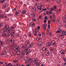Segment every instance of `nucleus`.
Here are the masks:
<instances>
[{
	"label": "nucleus",
	"instance_id": "1",
	"mask_svg": "<svg viewBox=\"0 0 66 66\" xmlns=\"http://www.w3.org/2000/svg\"><path fill=\"white\" fill-rule=\"evenodd\" d=\"M10 26L8 25H5L4 28L3 29V32H5L6 30H7L9 29Z\"/></svg>",
	"mask_w": 66,
	"mask_h": 66
},
{
	"label": "nucleus",
	"instance_id": "2",
	"mask_svg": "<svg viewBox=\"0 0 66 66\" xmlns=\"http://www.w3.org/2000/svg\"><path fill=\"white\" fill-rule=\"evenodd\" d=\"M13 29V27H11L9 29H8L7 30H6V31H7V33H10L12 30Z\"/></svg>",
	"mask_w": 66,
	"mask_h": 66
},
{
	"label": "nucleus",
	"instance_id": "3",
	"mask_svg": "<svg viewBox=\"0 0 66 66\" xmlns=\"http://www.w3.org/2000/svg\"><path fill=\"white\" fill-rule=\"evenodd\" d=\"M43 42L40 41L38 42V43L37 44V45L38 47H40L43 45Z\"/></svg>",
	"mask_w": 66,
	"mask_h": 66
},
{
	"label": "nucleus",
	"instance_id": "4",
	"mask_svg": "<svg viewBox=\"0 0 66 66\" xmlns=\"http://www.w3.org/2000/svg\"><path fill=\"white\" fill-rule=\"evenodd\" d=\"M29 16L30 18H34L35 17V15L34 14H30Z\"/></svg>",
	"mask_w": 66,
	"mask_h": 66
},
{
	"label": "nucleus",
	"instance_id": "5",
	"mask_svg": "<svg viewBox=\"0 0 66 66\" xmlns=\"http://www.w3.org/2000/svg\"><path fill=\"white\" fill-rule=\"evenodd\" d=\"M51 43H52L53 45H55V46H56V42H55L54 40H53L52 41Z\"/></svg>",
	"mask_w": 66,
	"mask_h": 66
},
{
	"label": "nucleus",
	"instance_id": "6",
	"mask_svg": "<svg viewBox=\"0 0 66 66\" xmlns=\"http://www.w3.org/2000/svg\"><path fill=\"white\" fill-rule=\"evenodd\" d=\"M43 29L45 30H46V24H43Z\"/></svg>",
	"mask_w": 66,
	"mask_h": 66
},
{
	"label": "nucleus",
	"instance_id": "7",
	"mask_svg": "<svg viewBox=\"0 0 66 66\" xmlns=\"http://www.w3.org/2000/svg\"><path fill=\"white\" fill-rule=\"evenodd\" d=\"M47 50V47H43L42 48V51H46Z\"/></svg>",
	"mask_w": 66,
	"mask_h": 66
},
{
	"label": "nucleus",
	"instance_id": "8",
	"mask_svg": "<svg viewBox=\"0 0 66 66\" xmlns=\"http://www.w3.org/2000/svg\"><path fill=\"white\" fill-rule=\"evenodd\" d=\"M58 30H59L56 32V33H61V32L62 31V30H61V29H60V28Z\"/></svg>",
	"mask_w": 66,
	"mask_h": 66
},
{
	"label": "nucleus",
	"instance_id": "9",
	"mask_svg": "<svg viewBox=\"0 0 66 66\" xmlns=\"http://www.w3.org/2000/svg\"><path fill=\"white\" fill-rule=\"evenodd\" d=\"M46 45L47 47H50V46H51V43H50L48 42L47 44Z\"/></svg>",
	"mask_w": 66,
	"mask_h": 66
},
{
	"label": "nucleus",
	"instance_id": "10",
	"mask_svg": "<svg viewBox=\"0 0 66 66\" xmlns=\"http://www.w3.org/2000/svg\"><path fill=\"white\" fill-rule=\"evenodd\" d=\"M60 53H61V54H65V51L63 50H61L60 51Z\"/></svg>",
	"mask_w": 66,
	"mask_h": 66
},
{
	"label": "nucleus",
	"instance_id": "11",
	"mask_svg": "<svg viewBox=\"0 0 66 66\" xmlns=\"http://www.w3.org/2000/svg\"><path fill=\"white\" fill-rule=\"evenodd\" d=\"M34 63L36 65H38V62H37V61L36 60H35L34 61Z\"/></svg>",
	"mask_w": 66,
	"mask_h": 66
},
{
	"label": "nucleus",
	"instance_id": "12",
	"mask_svg": "<svg viewBox=\"0 0 66 66\" xmlns=\"http://www.w3.org/2000/svg\"><path fill=\"white\" fill-rule=\"evenodd\" d=\"M14 41L15 40H14V39H12L10 40V42L11 43H14Z\"/></svg>",
	"mask_w": 66,
	"mask_h": 66
},
{
	"label": "nucleus",
	"instance_id": "13",
	"mask_svg": "<svg viewBox=\"0 0 66 66\" xmlns=\"http://www.w3.org/2000/svg\"><path fill=\"white\" fill-rule=\"evenodd\" d=\"M30 26H35V24L33 22H31L30 24Z\"/></svg>",
	"mask_w": 66,
	"mask_h": 66
},
{
	"label": "nucleus",
	"instance_id": "14",
	"mask_svg": "<svg viewBox=\"0 0 66 66\" xmlns=\"http://www.w3.org/2000/svg\"><path fill=\"white\" fill-rule=\"evenodd\" d=\"M50 25H48V28L49 29H48V30H47V32H49V30L50 29Z\"/></svg>",
	"mask_w": 66,
	"mask_h": 66
},
{
	"label": "nucleus",
	"instance_id": "15",
	"mask_svg": "<svg viewBox=\"0 0 66 66\" xmlns=\"http://www.w3.org/2000/svg\"><path fill=\"white\" fill-rule=\"evenodd\" d=\"M62 34L63 35H66V31H63L62 32Z\"/></svg>",
	"mask_w": 66,
	"mask_h": 66
},
{
	"label": "nucleus",
	"instance_id": "16",
	"mask_svg": "<svg viewBox=\"0 0 66 66\" xmlns=\"http://www.w3.org/2000/svg\"><path fill=\"white\" fill-rule=\"evenodd\" d=\"M33 34L35 36H37V32H36L35 31L34 32Z\"/></svg>",
	"mask_w": 66,
	"mask_h": 66
},
{
	"label": "nucleus",
	"instance_id": "17",
	"mask_svg": "<svg viewBox=\"0 0 66 66\" xmlns=\"http://www.w3.org/2000/svg\"><path fill=\"white\" fill-rule=\"evenodd\" d=\"M32 45H33V44H32V43H31L28 46V48H30L32 47Z\"/></svg>",
	"mask_w": 66,
	"mask_h": 66
},
{
	"label": "nucleus",
	"instance_id": "18",
	"mask_svg": "<svg viewBox=\"0 0 66 66\" xmlns=\"http://www.w3.org/2000/svg\"><path fill=\"white\" fill-rule=\"evenodd\" d=\"M42 34L43 37H44L45 36V32H42Z\"/></svg>",
	"mask_w": 66,
	"mask_h": 66
},
{
	"label": "nucleus",
	"instance_id": "19",
	"mask_svg": "<svg viewBox=\"0 0 66 66\" xmlns=\"http://www.w3.org/2000/svg\"><path fill=\"white\" fill-rule=\"evenodd\" d=\"M2 35H3L4 36L6 37V36H7V35L6 34L4 33Z\"/></svg>",
	"mask_w": 66,
	"mask_h": 66
},
{
	"label": "nucleus",
	"instance_id": "20",
	"mask_svg": "<svg viewBox=\"0 0 66 66\" xmlns=\"http://www.w3.org/2000/svg\"><path fill=\"white\" fill-rule=\"evenodd\" d=\"M39 40H42V39L41 38H37V41H39Z\"/></svg>",
	"mask_w": 66,
	"mask_h": 66
},
{
	"label": "nucleus",
	"instance_id": "21",
	"mask_svg": "<svg viewBox=\"0 0 66 66\" xmlns=\"http://www.w3.org/2000/svg\"><path fill=\"white\" fill-rule=\"evenodd\" d=\"M26 13V11L23 10L22 11V14H25Z\"/></svg>",
	"mask_w": 66,
	"mask_h": 66
},
{
	"label": "nucleus",
	"instance_id": "22",
	"mask_svg": "<svg viewBox=\"0 0 66 66\" xmlns=\"http://www.w3.org/2000/svg\"><path fill=\"white\" fill-rule=\"evenodd\" d=\"M56 1L58 3H60V0H56Z\"/></svg>",
	"mask_w": 66,
	"mask_h": 66
},
{
	"label": "nucleus",
	"instance_id": "23",
	"mask_svg": "<svg viewBox=\"0 0 66 66\" xmlns=\"http://www.w3.org/2000/svg\"><path fill=\"white\" fill-rule=\"evenodd\" d=\"M46 53L47 54L46 55H48L49 53V51H46Z\"/></svg>",
	"mask_w": 66,
	"mask_h": 66
},
{
	"label": "nucleus",
	"instance_id": "24",
	"mask_svg": "<svg viewBox=\"0 0 66 66\" xmlns=\"http://www.w3.org/2000/svg\"><path fill=\"white\" fill-rule=\"evenodd\" d=\"M28 48L27 47H26V48L24 50V51H28Z\"/></svg>",
	"mask_w": 66,
	"mask_h": 66
},
{
	"label": "nucleus",
	"instance_id": "25",
	"mask_svg": "<svg viewBox=\"0 0 66 66\" xmlns=\"http://www.w3.org/2000/svg\"><path fill=\"white\" fill-rule=\"evenodd\" d=\"M15 36L16 37H19V34H17L15 35Z\"/></svg>",
	"mask_w": 66,
	"mask_h": 66
},
{
	"label": "nucleus",
	"instance_id": "26",
	"mask_svg": "<svg viewBox=\"0 0 66 66\" xmlns=\"http://www.w3.org/2000/svg\"><path fill=\"white\" fill-rule=\"evenodd\" d=\"M52 14V11L50 10V11L48 12V14Z\"/></svg>",
	"mask_w": 66,
	"mask_h": 66
},
{
	"label": "nucleus",
	"instance_id": "27",
	"mask_svg": "<svg viewBox=\"0 0 66 66\" xmlns=\"http://www.w3.org/2000/svg\"><path fill=\"white\" fill-rule=\"evenodd\" d=\"M30 43V42L29 41H26V44H29Z\"/></svg>",
	"mask_w": 66,
	"mask_h": 66
},
{
	"label": "nucleus",
	"instance_id": "28",
	"mask_svg": "<svg viewBox=\"0 0 66 66\" xmlns=\"http://www.w3.org/2000/svg\"><path fill=\"white\" fill-rule=\"evenodd\" d=\"M5 1V0H3V1H1V3H3V2H4Z\"/></svg>",
	"mask_w": 66,
	"mask_h": 66
},
{
	"label": "nucleus",
	"instance_id": "29",
	"mask_svg": "<svg viewBox=\"0 0 66 66\" xmlns=\"http://www.w3.org/2000/svg\"><path fill=\"white\" fill-rule=\"evenodd\" d=\"M11 33H13V34H15V31L14 30H12L11 32Z\"/></svg>",
	"mask_w": 66,
	"mask_h": 66
},
{
	"label": "nucleus",
	"instance_id": "30",
	"mask_svg": "<svg viewBox=\"0 0 66 66\" xmlns=\"http://www.w3.org/2000/svg\"><path fill=\"white\" fill-rule=\"evenodd\" d=\"M13 62L14 63H17L18 61H17V60H14V61H13Z\"/></svg>",
	"mask_w": 66,
	"mask_h": 66
},
{
	"label": "nucleus",
	"instance_id": "31",
	"mask_svg": "<svg viewBox=\"0 0 66 66\" xmlns=\"http://www.w3.org/2000/svg\"><path fill=\"white\" fill-rule=\"evenodd\" d=\"M18 14H19L18 12H17V11H16L15 12V15H18Z\"/></svg>",
	"mask_w": 66,
	"mask_h": 66
},
{
	"label": "nucleus",
	"instance_id": "32",
	"mask_svg": "<svg viewBox=\"0 0 66 66\" xmlns=\"http://www.w3.org/2000/svg\"><path fill=\"white\" fill-rule=\"evenodd\" d=\"M44 18L45 19H46V20H48V19L47 18V16H46Z\"/></svg>",
	"mask_w": 66,
	"mask_h": 66
},
{
	"label": "nucleus",
	"instance_id": "33",
	"mask_svg": "<svg viewBox=\"0 0 66 66\" xmlns=\"http://www.w3.org/2000/svg\"><path fill=\"white\" fill-rule=\"evenodd\" d=\"M4 55H5V53H3V52H2L1 55H2V56H3Z\"/></svg>",
	"mask_w": 66,
	"mask_h": 66
},
{
	"label": "nucleus",
	"instance_id": "34",
	"mask_svg": "<svg viewBox=\"0 0 66 66\" xmlns=\"http://www.w3.org/2000/svg\"><path fill=\"white\" fill-rule=\"evenodd\" d=\"M31 51H32V50H28V53H30Z\"/></svg>",
	"mask_w": 66,
	"mask_h": 66
},
{
	"label": "nucleus",
	"instance_id": "35",
	"mask_svg": "<svg viewBox=\"0 0 66 66\" xmlns=\"http://www.w3.org/2000/svg\"><path fill=\"white\" fill-rule=\"evenodd\" d=\"M40 26H38L37 27V29L38 30H39L40 29Z\"/></svg>",
	"mask_w": 66,
	"mask_h": 66
},
{
	"label": "nucleus",
	"instance_id": "36",
	"mask_svg": "<svg viewBox=\"0 0 66 66\" xmlns=\"http://www.w3.org/2000/svg\"><path fill=\"white\" fill-rule=\"evenodd\" d=\"M31 10L32 11V12H34V8H32L31 9Z\"/></svg>",
	"mask_w": 66,
	"mask_h": 66
},
{
	"label": "nucleus",
	"instance_id": "37",
	"mask_svg": "<svg viewBox=\"0 0 66 66\" xmlns=\"http://www.w3.org/2000/svg\"><path fill=\"white\" fill-rule=\"evenodd\" d=\"M4 17L3 16V15H2L0 16V18H3Z\"/></svg>",
	"mask_w": 66,
	"mask_h": 66
},
{
	"label": "nucleus",
	"instance_id": "38",
	"mask_svg": "<svg viewBox=\"0 0 66 66\" xmlns=\"http://www.w3.org/2000/svg\"><path fill=\"white\" fill-rule=\"evenodd\" d=\"M32 20L33 21H36V19H33Z\"/></svg>",
	"mask_w": 66,
	"mask_h": 66
},
{
	"label": "nucleus",
	"instance_id": "39",
	"mask_svg": "<svg viewBox=\"0 0 66 66\" xmlns=\"http://www.w3.org/2000/svg\"><path fill=\"white\" fill-rule=\"evenodd\" d=\"M16 46V44L15 43L13 45V47H15V46Z\"/></svg>",
	"mask_w": 66,
	"mask_h": 66
},
{
	"label": "nucleus",
	"instance_id": "40",
	"mask_svg": "<svg viewBox=\"0 0 66 66\" xmlns=\"http://www.w3.org/2000/svg\"><path fill=\"white\" fill-rule=\"evenodd\" d=\"M3 64V63L0 61V65H1V64Z\"/></svg>",
	"mask_w": 66,
	"mask_h": 66
},
{
	"label": "nucleus",
	"instance_id": "41",
	"mask_svg": "<svg viewBox=\"0 0 66 66\" xmlns=\"http://www.w3.org/2000/svg\"><path fill=\"white\" fill-rule=\"evenodd\" d=\"M63 60H64V61H65V62H66V58H64L63 59Z\"/></svg>",
	"mask_w": 66,
	"mask_h": 66
},
{
	"label": "nucleus",
	"instance_id": "42",
	"mask_svg": "<svg viewBox=\"0 0 66 66\" xmlns=\"http://www.w3.org/2000/svg\"><path fill=\"white\" fill-rule=\"evenodd\" d=\"M4 7H6V5H3Z\"/></svg>",
	"mask_w": 66,
	"mask_h": 66
},
{
	"label": "nucleus",
	"instance_id": "43",
	"mask_svg": "<svg viewBox=\"0 0 66 66\" xmlns=\"http://www.w3.org/2000/svg\"><path fill=\"white\" fill-rule=\"evenodd\" d=\"M38 9H39L40 10V11L41 12H42V11H41V9H41V8H38Z\"/></svg>",
	"mask_w": 66,
	"mask_h": 66
},
{
	"label": "nucleus",
	"instance_id": "44",
	"mask_svg": "<svg viewBox=\"0 0 66 66\" xmlns=\"http://www.w3.org/2000/svg\"><path fill=\"white\" fill-rule=\"evenodd\" d=\"M61 38H64V36H63V35H61Z\"/></svg>",
	"mask_w": 66,
	"mask_h": 66
},
{
	"label": "nucleus",
	"instance_id": "45",
	"mask_svg": "<svg viewBox=\"0 0 66 66\" xmlns=\"http://www.w3.org/2000/svg\"><path fill=\"white\" fill-rule=\"evenodd\" d=\"M55 15H54L53 16V18L54 19H55Z\"/></svg>",
	"mask_w": 66,
	"mask_h": 66
},
{
	"label": "nucleus",
	"instance_id": "46",
	"mask_svg": "<svg viewBox=\"0 0 66 66\" xmlns=\"http://www.w3.org/2000/svg\"><path fill=\"white\" fill-rule=\"evenodd\" d=\"M44 23H46V22H47V20H44Z\"/></svg>",
	"mask_w": 66,
	"mask_h": 66
},
{
	"label": "nucleus",
	"instance_id": "47",
	"mask_svg": "<svg viewBox=\"0 0 66 66\" xmlns=\"http://www.w3.org/2000/svg\"><path fill=\"white\" fill-rule=\"evenodd\" d=\"M52 21L54 22H55V19L53 20H52Z\"/></svg>",
	"mask_w": 66,
	"mask_h": 66
},
{
	"label": "nucleus",
	"instance_id": "48",
	"mask_svg": "<svg viewBox=\"0 0 66 66\" xmlns=\"http://www.w3.org/2000/svg\"><path fill=\"white\" fill-rule=\"evenodd\" d=\"M48 24H50V20H49V21H48Z\"/></svg>",
	"mask_w": 66,
	"mask_h": 66
},
{
	"label": "nucleus",
	"instance_id": "49",
	"mask_svg": "<svg viewBox=\"0 0 66 66\" xmlns=\"http://www.w3.org/2000/svg\"><path fill=\"white\" fill-rule=\"evenodd\" d=\"M52 17V15H50V19H51Z\"/></svg>",
	"mask_w": 66,
	"mask_h": 66
},
{
	"label": "nucleus",
	"instance_id": "50",
	"mask_svg": "<svg viewBox=\"0 0 66 66\" xmlns=\"http://www.w3.org/2000/svg\"><path fill=\"white\" fill-rule=\"evenodd\" d=\"M18 49H19V47H17L16 48H15V49H16V50H18Z\"/></svg>",
	"mask_w": 66,
	"mask_h": 66
},
{
	"label": "nucleus",
	"instance_id": "51",
	"mask_svg": "<svg viewBox=\"0 0 66 66\" xmlns=\"http://www.w3.org/2000/svg\"><path fill=\"white\" fill-rule=\"evenodd\" d=\"M50 10H51L52 11L53 10V8H52L51 9H50Z\"/></svg>",
	"mask_w": 66,
	"mask_h": 66
},
{
	"label": "nucleus",
	"instance_id": "52",
	"mask_svg": "<svg viewBox=\"0 0 66 66\" xmlns=\"http://www.w3.org/2000/svg\"><path fill=\"white\" fill-rule=\"evenodd\" d=\"M10 35H11V34H8L7 35V36H8V37H9V36H10Z\"/></svg>",
	"mask_w": 66,
	"mask_h": 66
},
{
	"label": "nucleus",
	"instance_id": "53",
	"mask_svg": "<svg viewBox=\"0 0 66 66\" xmlns=\"http://www.w3.org/2000/svg\"><path fill=\"white\" fill-rule=\"evenodd\" d=\"M1 45H3V43H2V42H1Z\"/></svg>",
	"mask_w": 66,
	"mask_h": 66
},
{
	"label": "nucleus",
	"instance_id": "54",
	"mask_svg": "<svg viewBox=\"0 0 66 66\" xmlns=\"http://www.w3.org/2000/svg\"><path fill=\"white\" fill-rule=\"evenodd\" d=\"M39 19H40V18H42V16H40L39 17Z\"/></svg>",
	"mask_w": 66,
	"mask_h": 66
},
{
	"label": "nucleus",
	"instance_id": "55",
	"mask_svg": "<svg viewBox=\"0 0 66 66\" xmlns=\"http://www.w3.org/2000/svg\"><path fill=\"white\" fill-rule=\"evenodd\" d=\"M3 17H4L3 18H4V17H5V18H6V17H7V16H3Z\"/></svg>",
	"mask_w": 66,
	"mask_h": 66
},
{
	"label": "nucleus",
	"instance_id": "56",
	"mask_svg": "<svg viewBox=\"0 0 66 66\" xmlns=\"http://www.w3.org/2000/svg\"><path fill=\"white\" fill-rule=\"evenodd\" d=\"M2 23H0V26H1L2 25Z\"/></svg>",
	"mask_w": 66,
	"mask_h": 66
},
{
	"label": "nucleus",
	"instance_id": "57",
	"mask_svg": "<svg viewBox=\"0 0 66 66\" xmlns=\"http://www.w3.org/2000/svg\"><path fill=\"white\" fill-rule=\"evenodd\" d=\"M10 64H11V63H9L8 65H7V66H9V65H10Z\"/></svg>",
	"mask_w": 66,
	"mask_h": 66
},
{
	"label": "nucleus",
	"instance_id": "58",
	"mask_svg": "<svg viewBox=\"0 0 66 66\" xmlns=\"http://www.w3.org/2000/svg\"><path fill=\"white\" fill-rule=\"evenodd\" d=\"M29 36H31V33H29Z\"/></svg>",
	"mask_w": 66,
	"mask_h": 66
},
{
	"label": "nucleus",
	"instance_id": "59",
	"mask_svg": "<svg viewBox=\"0 0 66 66\" xmlns=\"http://www.w3.org/2000/svg\"><path fill=\"white\" fill-rule=\"evenodd\" d=\"M61 9H60L59 10V12L60 13L61 12Z\"/></svg>",
	"mask_w": 66,
	"mask_h": 66
},
{
	"label": "nucleus",
	"instance_id": "60",
	"mask_svg": "<svg viewBox=\"0 0 66 66\" xmlns=\"http://www.w3.org/2000/svg\"><path fill=\"white\" fill-rule=\"evenodd\" d=\"M46 14L47 15H48V11H46Z\"/></svg>",
	"mask_w": 66,
	"mask_h": 66
},
{
	"label": "nucleus",
	"instance_id": "61",
	"mask_svg": "<svg viewBox=\"0 0 66 66\" xmlns=\"http://www.w3.org/2000/svg\"><path fill=\"white\" fill-rule=\"evenodd\" d=\"M46 9H45L43 10V11H46Z\"/></svg>",
	"mask_w": 66,
	"mask_h": 66
},
{
	"label": "nucleus",
	"instance_id": "62",
	"mask_svg": "<svg viewBox=\"0 0 66 66\" xmlns=\"http://www.w3.org/2000/svg\"><path fill=\"white\" fill-rule=\"evenodd\" d=\"M54 9H56V6H54Z\"/></svg>",
	"mask_w": 66,
	"mask_h": 66
},
{
	"label": "nucleus",
	"instance_id": "63",
	"mask_svg": "<svg viewBox=\"0 0 66 66\" xmlns=\"http://www.w3.org/2000/svg\"><path fill=\"white\" fill-rule=\"evenodd\" d=\"M40 66H45V65H43V64H42V65Z\"/></svg>",
	"mask_w": 66,
	"mask_h": 66
},
{
	"label": "nucleus",
	"instance_id": "64",
	"mask_svg": "<svg viewBox=\"0 0 66 66\" xmlns=\"http://www.w3.org/2000/svg\"><path fill=\"white\" fill-rule=\"evenodd\" d=\"M6 50H5V52H7V51H6Z\"/></svg>",
	"mask_w": 66,
	"mask_h": 66
}]
</instances>
